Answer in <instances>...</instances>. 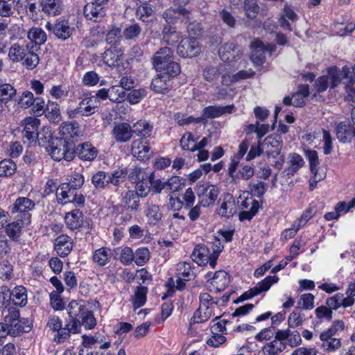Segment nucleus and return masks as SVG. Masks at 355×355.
Listing matches in <instances>:
<instances>
[{
  "instance_id": "obj_1",
  "label": "nucleus",
  "mask_w": 355,
  "mask_h": 355,
  "mask_svg": "<svg viewBox=\"0 0 355 355\" xmlns=\"http://www.w3.org/2000/svg\"><path fill=\"white\" fill-rule=\"evenodd\" d=\"M8 56L13 62H21L28 70L36 68L40 62L39 55L35 53V45L33 43H27L25 46L19 43L12 44L8 49Z\"/></svg>"
},
{
  "instance_id": "obj_2",
  "label": "nucleus",
  "mask_w": 355,
  "mask_h": 355,
  "mask_svg": "<svg viewBox=\"0 0 355 355\" xmlns=\"http://www.w3.org/2000/svg\"><path fill=\"white\" fill-rule=\"evenodd\" d=\"M349 68L345 67L342 70L337 67L329 68L327 73L320 76L315 82V89L319 93L325 92L328 87L334 89L336 87L344 78H347L349 74Z\"/></svg>"
},
{
  "instance_id": "obj_3",
  "label": "nucleus",
  "mask_w": 355,
  "mask_h": 355,
  "mask_svg": "<svg viewBox=\"0 0 355 355\" xmlns=\"http://www.w3.org/2000/svg\"><path fill=\"white\" fill-rule=\"evenodd\" d=\"M51 157L55 161L64 159L67 162L71 161L75 156L73 146L68 141L64 139L55 137L51 144L46 148Z\"/></svg>"
},
{
  "instance_id": "obj_4",
  "label": "nucleus",
  "mask_w": 355,
  "mask_h": 355,
  "mask_svg": "<svg viewBox=\"0 0 355 355\" xmlns=\"http://www.w3.org/2000/svg\"><path fill=\"white\" fill-rule=\"evenodd\" d=\"M263 154L268 158L277 159L275 161L274 166L277 169L282 168L284 163V158L280 155L282 148L281 138L278 135H269L263 141Z\"/></svg>"
},
{
  "instance_id": "obj_5",
  "label": "nucleus",
  "mask_w": 355,
  "mask_h": 355,
  "mask_svg": "<svg viewBox=\"0 0 355 355\" xmlns=\"http://www.w3.org/2000/svg\"><path fill=\"white\" fill-rule=\"evenodd\" d=\"M154 174L147 173L143 169L135 168L130 173L129 178L132 182L136 184L135 193L141 198L147 196L151 189V179Z\"/></svg>"
},
{
  "instance_id": "obj_6",
  "label": "nucleus",
  "mask_w": 355,
  "mask_h": 355,
  "mask_svg": "<svg viewBox=\"0 0 355 355\" xmlns=\"http://www.w3.org/2000/svg\"><path fill=\"white\" fill-rule=\"evenodd\" d=\"M238 206L241 209L239 218L241 221L251 220L257 213L259 203L250 196L249 192H244L238 198Z\"/></svg>"
},
{
  "instance_id": "obj_7",
  "label": "nucleus",
  "mask_w": 355,
  "mask_h": 355,
  "mask_svg": "<svg viewBox=\"0 0 355 355\" xmlns=\"http://www.w3.org/2000/svg\"><path fill=\"white\" fill-rule=\"evenodd\" d=\"M183 185V180L178 176H173L166 180L154 179V177L151 179V190L155 193L162 191L174 193L179 191Z\"/></svg>"
},
{
  "instance_id": "obj_8",
  "label": "nucleus",
  "mask_w": 355,
  "mask_h": 355,
  "mask_svg": "<svg viewBox=\"0 0 355 355\" xmlns=\"http://www.w3.org/2000/svg\"><path fill=\"white\" fill-rule=\"evenodd\" d=\"M3 322L7 328L11 331V336H17L19 334L26 331L19 319V311L15 307L4 308L2 311Z\"/></svg>"
},
{
  "instance_id": "obj_9",
  "label": "nucleus",
  "mask_w": 355,
  "mask_h": 355,
  "mask_svg": "<svg viewBox=\"0 0 355 355\" xmlns=\"http://www.w3.org/2000/svg\"><path fill=\"white\" fill-rule=\"evenodd\" d=\"M67 312L71 318L81 319L82 325L88 328L89 302L85 300L71 301L67 306Z\"/></svg>"
},
{
  "instance_id": "obj_10",
  "label": "nucleus",
  "mask_w": 355,
  "mask_h": 355,
  "mask_svg": "<svg viewBox=\"0 0 355 355\" xmlns=\"http://www.w3.org/2000/svg\"><path fill=\"white\" fill-rule=\"evenodd\" d=\"M44 27L58 39L62 40H66L69 38L73 31V28L71 27L69 21L63 18L57 19L53 24L48 21Z\"/></svg>"
},
{
  "instance_id": "obj_11",
  "label": "nucleus",
  "mask_w": 355,
  "mask_h": 355,
  "mask_svg": "<svg viewBox=\"0 0 355 355\" xmlns=\"http://www.w3.org/2000/svg\"><path fill=\"white\" fill-rule=\"evenodd\" d=\"M177 52L183 58H192L200 54L201 46L196 37H187L180 41Z\"/></svg>"
},
{
  "instance_id": "obj_12",
  "label": "nucleus",
  "mask_w": 355,
  "mask_h": 355,
  "mask_svg": "<svg viewBox=\"0 0 355 355\" xmlns=\"http://www.w3.org/2000/svg\"><path fill=\"white\" fill-rule=\"evenodd\" d=\"M279 277L276 275L267 276L262 281L258 282L257 285L243 293L240 296L241 300H246L255 297L263 292L268 291L272 284L279 282Z\"/></svg>"
},
{
  "instance_id": "obj_13",
  "label": "nucleus",
  "mask_w": 355,
  "mask_h": 355,
  "mask_svg": "<svg viewBox=\"0 0 355 355\" xmlns=\"http://www.w3.org/2000/svg\"><path fill=\"white\" fill-rule=\"evenodd\" d=\"M218 205L217 213L220 217L228 218L237 211L234 198L230 193L223 194L219 198Z\"/></svg>"
},
{
  "instance_id": "obj_14",
  "label": "nucleus",
  "mask_w": 355,
  "mask_h": 355,
  "mask_svg": "<svg viewBox=\"0 0 355 355\" xmlns=\"http://www.w3.org/2000/svg\"><path fill=\"white\" fill-rule=\"evenodd\" d=\"M275 49V45L270 44L265 46L259 39L254 40L251 44V60L254 64L257 66L261 65L265 62V52L268 51L271 53Z\"/></svg>"
},
{
  "instance_id": "obj_15",
  "label": "nucleus",
  "mask_w": 355,
  "mask_h": 355,
  "mask_svg": "<svg viewBox=\"0 0 355 355\" xmlns=\"http://www.w3.org/2000/svg\"><path fill=\"white\" fill-rule=\"evenodd\" d=\"M34 207L35 202L33 200L26 197H19L10 207V209L11 214H17V218H24L25 215L28 214L31 219L30 211L33 210ZM31 221V220H30Z\"/></svg>"
},
{
  "instance_id": "obj_16",
  "label": "nucleus",
  "mask_w": 355,
  "mask_h": 355,
  "mask_svg": "<svg viewBox=\"0 0 355 355\" xmlns=\"http://www.w3.org/2000/svg\"><path fill=\"white\" fill-rule=\"evenodd\" d=\"M243 54L241 48L232 43H225L220 48L218 55L225 62L232 64L239 60Z\"/></svg>"
},
{
  "instance_id": "obj_17",
  "label": "nucleus",
  "mask_w": 355,
  "mask_h": 355,
  "mask_svg": "<svg viewBox=\"0 0 355 355\" xmlns=\"http://www.w3.org/2000/svg\"><path fill=\"white\" fill-rule=\"evenodd\" d=\"M111 346V342L107 340L104 332H97L90 336V355H104L102 350L108 349Z\"/></svg>"
},
{
  "instance_id": "obj_18",
  "label": "nucleus",
  "mask_w": 355,
  "mask_h": 355,
  "mask_svg": "<svg viewBox=\"0 0 355 355\" xmlns=\"http://www.w3.org/2000/svg\"><path fill=\"white\" fill-rule=\"evenodd\" d=\"M24 129L21 132L24 139L28 142H33L36 140L38 128L40 125V119L35 117H27L21 121Z\"/></svg>"
},
{
  "instance_id": "obj_19",
  "label": "nucleus",
  "mask_w": 355,
  "mask_h": 355,
  "mask_svg": "<svg viewBox=\"0 0 355 355\" xmlns=\"http://www.w3.org/2000/svg\"><path fill=\"white\" fill-rule=\"evenodd\" d=\"M336 336L328 330L320 334L321 348L324 352H333L340 348L341 341L340 338H336Z\"/></svg>"
},
{
  "instance_id": "obj_20",
  "label": "nucleus",
  "mask_w": 355,
  "mask_h": 355,
  "mask_svg": "<svg viewBox=\"0 0 355 355\" xmlns=\"http://www.w3.org/2000/svg\"><path fill=\"white\" fill-rule=\"evenodd\" d=\"M338 139L342 143H349L355 140V128L350 125L349 121H341L336 127Z\"/></svg>"
},
{
  "instance_id": "obj_21",
  "label": "nucleus",
  "mask_w": 355,
  "mask_h": 355,
  "mask_svg": "<svg viewBox=\"0 0 355 355\" xmlns=\"http://www.w3.org/2000/svg\"><path fill=\"white\" fill-rule=\"evenodd\" d=\"M219 191L214 185L202 187L198 193V203L204 207L213 205L218 198Z\"/></svg>"
},
{
  "instance_id": "obj_22",
  "label": "nucleus",
  "mask_w": 355,
  "mask_h": 355,
  "mask_svg": "<svg viewBox=\"0 0 355 355\" xmlns=\"http://www.w3.org/2000/svg\"><path fill=\"white\" fill-rule=\"evenodd\" d=\"M30 223V216L26 214L24 218H17V221L8 224L6 226V233L10 239L17 240L21 236L22 228Z\"/></svg>"
},
{
  "instance_id": "obj_23",
  "label": "nucleus",
  "mask_w": 355,
  "mask_h": 355,
  "mask_svg": "<svg viewBox=\"0 0 355 355\" xmlns=\"http://www.w3.org/2000/svg\"><path fill=\"white\" fill-rule=\"evenodd\" d=\"M194 277V272L187 263H182L178 265L177 268L176 288L182 290L185 286V282L191 280Z\"/></svg>"
},
{
  "instance_id": "obj_24",
  "label": "nucleus",
  "mask_w": 355,
  "mask_h": 355,
  "mask_svg": "<svg viewBox=\"0 0 355 355\" xmlns=\"http://www.w3.org/2000/svg\"><path fill=\"white\" fill-rule=\"evenodd\" d=\"M173 53L171 49L163 47L157 51L153 58V66L157 71H162L172 60Z\"/></svg>"
},
{
  "instance_id": "obj_25",
  "label": "nucleus",
  "mask_w": 355,
  "mask_h": 355,
  "mask_svg": "<svg viewBox=\"0 0 355 355\" xmlns=\"http://www.w3.org/2000/svg\"><path fill=\"white\" fill-rule=\"evenodd\" d=\"M131 150L133 156L140 160L149 159L153 153L149 144L141 139L132 141Z\"/></svg>"
},
{
  "instance_id": "obj_26",
  "label": "nucleus",
  "mask_w": 355,
  "mask_h": 355,
  "mask_svg": "<svg viewBox=\"0 0 355 355\" xmlns=\"http://www.w3.org/2000/svg\"><path fill=\"white\" fill-rule=\"evenodd\" d=\"M42 12L49 17H55L62 14L64 6L60 0H40Z\"/></svg>"
},
{
  "instance_id": "obj_27",
  "label": "nucleus",
  "mask_w": 355,
  "mask_h": 355,
  "mask_svg": "<svg viewBox=\"0 0 355 355\" xmlns=\"http://www.w3.org/2000/svg\"><path fill=\"white\" fill-rule=\"evenodd\" d=\"M230 283V276L224 270H219L215 272L214 277L210 279L209 288L216 292L225 290Z\"/></svg>"
},
{
  "instance_id": "obj_28",
  "label": "nucleus",
  "mask_w": 355,
  "mask_h": 355,
  "mask_svg": "<svg viewBox=\"0 0 355 355\" xmlns=\"http://www.w3.org/2000/svg\"><path fill=\"white\" fill-rule=\"evenodd\" d=\"M144 214L147 220V224L150 226L157 225L162 218V213L159 205L148 204L144 210Z\"/></svg>"
},
{
  "instance_id": "obj_29",
  "label": "nucleus",
  "mask_w": 355,
  "mask_h": 355,
  "mask_svg": "<svg viewBox=\"0 0 355 355\" xmlns=\"http://www.w3.org/2000/svg\"><path fill=\"white\" fill-rule=\"evenodd\" d=\"M150 86L157 93H166L171 87V80L168 75L160 73L152 80Z\"/></svg>"
},
{
  "instance_id": "obj_30",
  "label": "nucleus",
  "mask_w": 355,
  "mask_h": 355,
  "mask_svg": "<svg viewBox=\"0 0 355 355\" xmlns=\"http://www.w3.org/2000/svg\"><path fill=\"white\" fill-rule=\"evenodd\" d=\"M76 190L66 183L61 184L57 189L56 197L59 204L64 205L74 200Z\"/></svg>"
},
{
  "instance_id": "obj_31",
  "label": "nucleus",
  "mask_w": 355,
  "mask_h": 355,
  "mask_svg": "<svg viewBox=\"0 0 355 355\" xmlns=\"http://www.w3.org/2000/svg\"><path fill=\"white\" fill-rule=\"evenodd\" d=\"M227 65L226 64V69L224 71L222 74V80L221 83L223 85L229 86L233 83H236L241 79L248 78L254 75V71L251 69L248 71H239L238 73L234 75H231L229 72L226 71L227 69Z\"/></svg>"
},
{
  "instance_id": "obj_32",
  "label": "nucleus",
  "mask_w": 355,
  "mask_h": 355,
  "mask_svg": "<svg viewBox=\"0 0 355 355\" xmlns=\"http://www.w3.org/2000/svg\"><path fill=\"white\" fill-rule=\"evenodd\" d=\"M191 258L198 265H206L211 262V254L209 249L203 245L195 247L191 254Z\"/></svg>"
},
{
  "instance_id": "obj_33",
  "label": "nucleus",
  "mask_w": 355,
  "mask_h": 355,
  "mask_svg": "<svg viewBox=\"0 0 355 355\" xmlns=\"http://www.w3.org/2000/svg\"><path fill=\"white\" fill-rule=\"evenodd\" d=\"M28 43L35 45V53L40 49L39 46L44 44L47 40L46 33L41 28L32 27L27 32Z\"/></svg>"
},
{
  "instance_id": "obj_34",
  "label": "nucleus",
  "mask_w": 355,
  "mask_h": 355,
  "mask_svg": "<svg viewBox=\"0 0 355 355\" xmlns=\"http://www.w3.org/2000/svg\"><path fill=\"white\" fill-rule=\"evenodd\" d=\"M234 106L229 105L226 106H208L204 108L202 113L203 119H212L219 117L225 114L232 112Z\"/></svg>"
},
{
  "instance_id": "obj_35",
  "label": "nucleus",
  "mask_w": 355,
  "mask_h": 355,
  "mask_svg": "<svg viewBox=\"0 0 355 355\" xmlns=\"http://www.w3.org/2000/svg\"><path fill=\"white\" fill-rule=\"evenodd\" d=\"M12 300L14 304L19 306H25L28 302L26 288L23 286H15L12 291H10L8 301Z\"/></svg>"
},
{
  "instance_id": "obj_36",
  "label": "nucleus",
  "mask_w": 355,
  "mask_h": 355,
  "mask_svg": "<svg viewBox=\"0 0 355 355\" xmlns=\"http://www.w3.org/2000/svg\"><path fill=\"white\" fill-rule=\"evenodd\" d=\"M54 248L60 257L67 256L72 250V242L67 235L59 236L55 241Z\"/></svg>"
},
{
  "instance_id": "obj_37",
  "label": "nucleus",
  "mask_w": 355,
  "mask_h": 355,
  "mask_svg": "<svg viewBox=\"0 0 355 355\" xmlns=\"http://www.w3.org/2000/svg\"><path fill=\"white\" fill-rule=\"evenodd\" d=\"M112 133L117 141L125 142L131 139L132 131L129 124L121 123L114 128Z\"/></svg>"
},
{
  "instance_id": "obj_38",
  "label": "nucleus",
  "mask_w": 355,
  "mask_h": 355,
  "mask_svg": "<svg viewBox=\"0 0 355 355\" xmlns=\"http://www.w3.org/2000/svg\"><path fill=\"white\" fill-rule=\"evenodd\" d=\"M189 12L184 8H179L175 6V8H170L165 10L162 15L163 18L167 23H175L182 16L184 18L188 17Z\"/></svg>"
},
{
  "instance_id": "obj_39",
  "label": "nucleus",
  "mask_w": 355,
  "mask_h": 355,
  "mask_svg": "<svg viewBox=\"0 0 355 355\" xmlns=\"http://www.w3.org/2000/svg\"><path fill=\"white\" fill-rule=\"evenodd\" d=\"M304 164L303 158L297 153H292L288 156L287 174L293 175Z\"/></svg>"
},
{
  "instance_id": "obj_40",
  "label": "nucleus",
  "mask_w": 355,
  "mask_h": 355,
  "mask_svg": "<svg viewBox=\"0 0 355 355\" xmlns=\"http://www.w3.org/2000/svg\"><path fill=\"white\" fill-rule=\"evenodd\" d=\"M123 52L121 49L115 47L106 50L103 56L104 62L109 67L118 65Z\"/></svg>"
},
{
  "instance_id": "obj_41",
  "label": "nucleus",
  "mask_w": 355,
  "mask_h": 355,
  "mask_svg": "<svg viewBox=\"0 0 355 355\" xmlns=\"http://www.w3.org/2000/svg\"><path fill=\"white\" fill-rule=\"evenodd\" d=\"M83 218L82 213L78 209H74L66 214L64 220L69 229L75 230L81 226Z\"/></svg>"
},
{
  "instance_id": "obj_42",
  "label": "nucleus",
  "mask_w": 355,
  "mask_h": 355,
  "mask_svg": "<svg viewBox=\"0 0 355 355\" xmlns=\"http://www.w3.org/2000/svg\"><path fill=\"white\" fill-rule=\"evenodd\" d=\"M212 306L200 305L193 314V320L195 323H202L208 320L214 315Z\"/></svg>"
},
{
  "instance_id": "obj_43",
  "label": "nucleus",
  "mask_w": 355,
  "mask_h": 355,
  "mask_svg": "<svg viewBox=\"0 0 355 355\" xmlns=\"http://www.w3.org/2000/svg\"><path fill=\"white\" fill-rule=\"evenodd\" d=\"M79 132V127L75 123H63L59 130V134L62 137L60 139L67 141L77 136Z\"/></svg>"
},
{
  "instance_id": "obj_44",
  "label": "nucleus",
  "mask_w": 355,
  "mask_h": 355,
  "mask_svg": "<svg viewBox=\"0 0 355 355\" xmlns=\"http://www.w3.org/2000/svg\"><path fill=\"white\" fill-rule=\"evenodd\" d=\"M67 113L70 119L89 115V98L85 97L75 109H67Z\"/></svg>"
},
{
  "instance_id": "obj_45",
  "label": "nucleus",
  "mask_w": 355,
  "mask_h": 355,
  "mask_svg": "<svg viewBox=\"0 0 355 355\" xmlns=\"http://www.w3.org/2000/svg\"><path fill=\"white\" fill-rule=\"evenodd\" d=\"M36 139L38 144L46 149L48 148L53 140L55 139L53 137L51 128L47 126L43 127L40 132H37Z\"/></svg>"
},
{
  "instance_id": "obj_46",
  "label": "nucleus",
  "mask_w": 355,
  "mask_h": 355,
  "mask_svg": "<svg viewBox=\"0 0 355 355\" xmlns=\"http://www.w3.org/2000/svg\"><path fill=\"white\" fill-rule=\"evenodd\" d=\"M45 116L51 121L59 122L61 120V114L59 105L53 101H49L46 105Z\"/></svg>"
},
{
  "instance_id": "obj_47",
  "label": "nucleus",
  "mask_w": 355,
  "mask_h": 355,
  "mask_svg": "<svg viewBox=\"0 0 355 355\" xmlns=\"http://www.w3.org/2000/svg\"><path fill=\"white\" fill-rule=\"evenodd\" d=\"M286 348V344L284 342L274 339L266 344L261 349L264 355H277Z\"/></svg>"
},
{
  "instance_id": "obj_48",
  "label": "nucleus",
  "mask_w": 355,
  "mask_h": 355,
  "mask_svg": "<svg viewBox=\"0 0 355 355\" xmlns=\"http://www.w3.org/2000/svg\"><path fill=\"white\" fill-rule=\"evenodd\" d=\"M198 139L191 132H186L180 139V146L182 150L195 152L198 146Z\"/></svg>"
},
{
  "instance_id": "obj_49",
  "label": "nucleus",
  "mask_w": 355,
  "mask_h": 355,
  "mask_svg": "<svg viewBox=\"0 0 355 355\" xmlns=\"http://www.w3.org/2000/svg\"><path fill=\"white\" fill-rule=\"evenodd\" d=\"M139 196L135 191L130 190L127 191L123 198V202L130 211H137L140 205Z\"/></svg>"
},
{
  "instance_id": "obj_50",
  "label": "nucleus",
  "mask_w": 355,
  "mask_h": 355,
  "mask_svg": "<svg viewBox=\"0 0 355 355\" xmlns=\"http://www.w3.org/2000/svg\"><path fill=\"white\" fill-rule=\"evenodd\" d=\"M153 127L146 121H138L133 125L132 131L138 137L147 138L150 136Z\"/></svg>"
},
{
  "instance_id": "obj_51",
  "label": "nucleus",
  "mask_w": 355,
  "mask_h": 355,
  "mask_svg": "<svg viewBox=\"0 0 355 355\" xmlns=\"http://www.w3.org/2000/svg\"><path fill=\"white\" fill-rule=\"evenodd\" d=\"M309 87L306 85H301L297 92L293 96V105L295 107H301L304 104V99L309 95Z\"/></svg>"
},
{
  "instance_id": "obj_52",
  "label": "nucleus",
  "mask_w": 355,
  "mask_h": 355,
  "mask_svg": "<svg viewBox=\"0 0 355 355\" xmlns=\"http://www.w3.org/2000/svg\"><path fill=\"white\" fill-rule=\"evenodd\" d=\"M147 288L138 286L135 291L132 298V304L135 309L143 306L146 301Z\"/></svg>"
},
{
  "instance_id": "obj_53",
  "label": "nucleus",
  "mask_w": 355,
  "mask_h": 355,
  "mask_svg": "<svg viewBox=\"0 0 355 355\" xmlns=\"http://www.w3.org/2000/svg\"><path fill=\"white\" fill-rule=\"evenodd\" d=\"M162 35L164 41L170 45L175 44L180 37L179 33L175 28L170 26H166L164 28Z\"/></svg>"
},
{
  "instance_id": "obj_54",
  "label": "nucleus",
  "mask_w": 355,
  "mask_h": 355,
  "mask_svg": "<svg viewBox=\"0 0 355 355\" xmlns=\"http://www.w3.org/2000/svg\"><path fill=\"white\" fill-rule=\"evenodd\" d=\"M243 10L245 16L248 19H254L259 11V6L257 4V0H245Z\"/></svg>"
},
{
  "instance_id": "obj_55",
  "label": "nucleus",
  "mask_w": 355,
  "mask_h": 355,
  "mask_svg": "<svg viewBox=\"0 0 355 355\" xmlns=\"http://www.w3.org/2000/svg\"><path fill=\"white\" fill-rule=\"evenodd\" d=\"M226 69V64L220 65L218 68L207 67L203 71V77L208 82H212L218 78L220 73Z\"/></svg>"
},
{
  "instance_id": "obj_56",
  "label": "nucleus",
  "mask_w": 355,
  "mask_h": 355,
  "mask_svg": "<svg viewBox=\"0 0 355 355\" xmlns=\"http://www.w3.org/2000/svg\"><path fill=\"white\" fill-rule=\"evenodd\" d=\"M17 166L11 159H3L0 162V176L12 175L16 171Z\"/></svg>"
},
{
  "instance_id": "obj_57",
  "label": "nucleus",
  "mask_w": 355,
  "mask_h": 355,
  "mask_svg": "<svg viewBox=\"0 0 355 355\" xmlns=\"http://www.w3.org/2000/svg\"><path fill=\"white\" fill-rule=\"evenodd\" d=\"M35 98L30 91H24L18 97V105L22 108H28L35 103Z\"/></svg>"
},
{
  "instance_id": "obj_58",
  "label": "nucleus",
  "mask_w": 355,
  "mask_h": 355,
  "mask_svg": "<svg viewBox=\"0 0 355 355\" xmlns=\"http://www.w3.org/2000/svg\"><path fill=\"white\" fill-rule=\"evenodd\" d=\"M223 245L220 240L215 239L211 243L212 252L211 253L210 266L212 268H215L219 254L223 251Z\"/></svg>"
},
{
  "instance_id": "obj_59",
  "label": "nucleus",
  "mask_w": 355,
  "mask_h": 355,
  "mask_svg": "<svg viewBox=\"0 0 355 355\" xmlns=\"http://www.w3.org/2000/svg\"><path fill=\"white\" fill-rule=\"evenodd\" d=\"M209 142V138L204 137L198 143L196 151H198L197 155L198 160L199 162L205 161L209 158V153L208 150L205 149V147L207 146Z\"/></svg>"
},
{
  "instance_id": "obj_60",
  "label": "nucleus",
  "mask_w": 355,
  "mask_h": 355,
  "mask_svg": "<svg viewBox=\"0 0 355 355\" xmlns=\"http://www.w3.org/2000/svg\"><path fill=\"white\" fill-rule=\"evenodd\" d=\"M150 259V252L147 248H138L135 252V262L137 266H144Z\"/></svg>"
},
{
  "instance_id": "obj_61",
  "label": "nucleus",
  "mask_w": 355,
  "mask_h": 355,
  "mask_svg": "<svg viewBox=\"0 0 355 355\" xmlns=\"http://www.w3.org/2000/svg\"><path fill=\"white\" fill-rule=\"evenodd\" d=\"M315 297L311 293H305L300 295L298 300L299 307L305 309L311 310L314 307Z\"/></svg>"
},
{
  "instance_id": "obj_62",
  "label": "nucleus",
  "mask_w": 355,
  "mask_h": 355,
  "mask_svg": "<svg viewBox=\"0 0 355 355\" xmlns=\"http://www.w3.org/2000/svg\"><path fill=\"white\" fill-rule=\"evenodd\" d=\"M16 94V89L10 84L0 85V100L8 101Z\"/></svg>"
},
{
  "instance_id": "obj_63",
  "label": "nucleus",
  "mask_w": 355,
  "mask_h": 355,
  "mask_svg": "<svg viewBox=\"0 0 355 355\" xmlns=\"http://www.w3.org/2000/svg\"><path fill=\"white\" fill-rule=\"evenodd\" d=\"M107 1V0H92V6H95V8H92L90 12L94 17L101 18L105 15L104 6L106 4Z\"/></svg>"
},
{
  "instance_id": "obj_64",
  "label": "nucleus",
  "mask_w": 355,
  "mask_h": 355,
  "mask_svg": "<svg viewBox=\"0 0 355 355\" xmlns=\"http://www.w3.org/2000/svg\"><path fill=\"white\" fill-rule=\"evenodd\" d=\"M119 259L124 265H130L135 260V253L129 247H125L121 250Z\"/></svg>"
}]
</instances>
